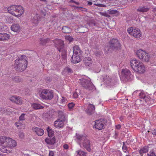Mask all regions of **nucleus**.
Instances as JSON below:
<instances>
[{
  "label": "nucleus",
  "mask_w": 156,
  "mask_h": 156,
  "mask_svg": "<svg viewBox=\"0 0 156 156\" xmlns=\"http://www.w3.org/2000/svg\"><path fill=\"white\" fill-rule=\"evenodd\" d=\"M19 137L21 138H23L24 136V135L23 132H20L19 133Z\"/></svg>",
  "instance_id": "52"
},
{
  "label": "nucleus",
  "mask_w": 156,
  "mask_h": 156,
  "mask_svg": "<svg viewBox=\"0 0 156 156\" xmlns=\"http://www.w3.org/2000/svg\"><path fill=\"white\" fill-rule=\"evenodd\" d=\"M95 109V106L92 104H89L86 112L89 115H91L94 113Z\"/></svg>",
  "instance_id": "15"
},
{
  "label": "nucleus",
  "mask_w": 156,
  "mask_h": 156,
  "mask_svg": "<svg viewBox=\"0 0 156 156\" xmlns=\"http://www.w3.org/2000/svg\"><path fill=\"white\" fill-rule=\"evenodd\" d=\"M127 31L130 35L136 38H140L142 35L141 32L138 28L131 27L127 29Z\"/></svg>",
  "instance_id": "3"
},
{
  "label": "nucleus",
  "mask_w": 156,
  "mask_h": 156,
  "mask_svg": "<svg viewBox=\"0 0 156 156\" xmlns=\"http://www.w3.org/2000/svg\"><path fill=\"white\" fill-rule=\"evenodd\" d=\"M17 96L14 97L12 96L10 98V100L12 101V102L15 103L16 102V99H17Z\"/></svg>",
  "instance_id": "48"
},
{
  "label": "nucleus",
  "mask_w": 156,
  "mask_h": 156,
  "mask_svg": "<svg viewBox=\"0 0 156 156\" xmlns=\"http://www.w3.org/2000/svg\"><path fill=\"white\" fill-rule=\"evenodd\" d=\"M55 100L53 102L54 103H55L57 100L58 104L59 105H62L67 103L66 98L63 96H61V97L58 98V96L56 95L55 96Z\"/></svg>",
  "instance_id": "9"
},
{
  "label": "nucleus",
  "mask_w": 156,
  "mask_h": 156,
  "mask_svg": "<svg viewBox=\"0 0 156 156\" xmlns=\"http://www.w3.org/2000/svg\"><path fill=\"white\" fill-rule=\"evenodd\" d=\"M40 1L43 2H46V0H40Z\"/></svg>",
  "instance_id": "64"
},
{
  "label": "nucleus",
  "mask_w": 156,
  "mask_h": 156,
  "mask_svg": "<svg viewBox=\"0 0 156 156\" xmlns=\"http://www.w3.org/2000/svg\"><path fill=\"white\" fill-rule=\"evenodd\" d=\"M151 132L152 134L154 135H156V129L153 130Z\"/></svg>",
  "instance_id": "56"
},
{
  "label": "nucleus",
  "mask_w": 156,
  "mask_h": 156,
  "mask_svg": "<svg viewBox=\"0 0 156 156\" xmlns=\"http://www.w3.org/2000/svg\"><path fill=\"white\" fill-rule=\"evenodd\" d=\"M5 29L7 27L6 26H3L2 24V25H0V31H4L5 29Z\"/></svg>",
  "instance_id": "50"
},
{
  "label": "nucleus",
  "mask_w": 156,
  "mask_h": 156,
  "mask_svg": "<svg viewBox=\"0 0 156 156\" xmlns=\"http://www.w3.org/2000/svg\"><path fill=\"white\" fill-rule=\"evenodd\" d=\"M47 132L48 135L49 136V126H48L47 127Z\"/></svg>",
  "instance_id": "61"
},
{
  "label": "nucleus",
  "mask_w": 156,
  "mask_h": 156,
  "mask_svg": "<svg viewBox=\"0 0 156 156\" xmlns=\"http://www.w3.org/2000/svg\"><path fill=\"white\" fill-rule=\"evenodd\" d=\"M24 56L22 55L19 57L15 61L14 66L17 71L22 72L24 71L27 66V62L24 58Z\"/></svg>",
  "instance_id": "1"
},
{
  "label": "nucleus",
  "mask_w": 156,
  "mask_h": 156,
  "mask_svg": "<svg viewBox=\"0 0 156 156\" xmlns=\"http://www.w3.org/2000/svg\"><path fill=\"white\" fill-rule=\"evenodd\" d=\"M79 32L81 33H84L85 32H86L88 30V29H87L86 27L85 28L84 27H79Z\"/></svg>",
  "instance_id": "40"
},
{
  "label": "nucleus",
  "mask_w": 156,
  "mask_h": 156,
  "mask_svg": "<svg viewBox=\"0 0 156 156\" xmlns=\"http://www.w3.org/2000/svg\"><path fill=\"white\" fill-rule=\"evenodd\" d=\"M140 61L138 60L133 59L130 61V65L132 69L134 71L136 70V68L140 63Z\"/></svg>",
  "instance_id": "14"
},
{
  "label": "nucleus",
  "mask_w": 156,
  "mask_h": 156,
  "mask_svg": "<svg viewBox=\"0 0 156 156\" xmlns=\"http://www.w3.org/2000/svg\"><path fill=\"white\" fill-rule=\"evenodd\" d=\"M32 107L35 109H40L43 108L41 105L39 104L33 103L32 105Z\"/></svg>",
  "instance_id": "31"
},
{
  "label": "nucleus",
  "mask_w": 156,
  "mask_h": 156,
  "mask_svg": "<svg viewBox=\"0 0 156 156\" xmlns=\"http://www.w3.org/2000/svg\"><path fill=\"white\" fill-rule=\"evenodd\" d=\"M54 135V131L49 129V144L54 145L56 142V139L55 136L51 138H50V137H52Z\"/></svg>",
  "instance_id": "18"
},
{
  "label": "nucleus",
  "mask_w": 156,
  "mask_h": 156,
  "mask_svg": "<svg viewBox=\"0 0 156 156\" xmlns=\"http://www.w3.org/2000/svg\"><path fill=\"white\" fill-rule=\"evenodd\" d=\"M48 93V90L43 89L40 94V97L44 99H49V94Z\"/></svg>",
  "instance_id": "19"
},
{
  "label": "nucleus",
  "mask_w": 156,
  "mask_h": 156,
  "mask_svg": "<svg viewBox=\"0 0 156 156\" xmlns=\"http://www.w3.org/2000/svg\"><path fill=\"white\" fill-rule=\"evenodd\" d=\"M11 28L12 31L16 32H19L20 29V26L17 24L12 25Z\"/></svg>",
  "instance_id": "26"
},
{
  "label": "nucleus",
  "mask_w": 156,
  "mask_h": 156,
  "mask_svg": "<svg viewBox=\"0 0 156 156\" xmlns=\"http://www.w3.org/2000/svg\"><path fill=\"white\" fill-rule=\"evenodd\" d=\"M139 96L140 98L143 99L147 102L150 99V96L148 95L146 96L145 93L143 92H141L140 93Z\"/></svg>",
  "instance_id": "23"
},
{
  "label": "nucleus",
  "mask_w": 156,
  "mask_h": 156,
  "mask_svg": "<svg viewBox=\"0 0 156 156\" xmlns=\"http://www.w3.org/2000/svg\"><path fill=\"white\" fill-rule=\"evenodd\" d=\"M9 80L10 81H11L12 80L14 81L17 83L20 82L21 80V79L18 76H12L10 77V79H9Z\"/></svg>",
  "instance_id": "32"
},
{
  "label": "nucleus",
  "mask_w": 156,
  "mask_h": 156,
  "mask_svg": "<svg viewBox=\"0 0 156 156\" xmlns=\"http://www.w3.org/2000/svg\"><path fill=\"white\" fill-rule=\"evenodd\" d=\"M83 136L77 133H76V135L75 136V138L79 140H81L83 138Z\"/></svg>",
  "instance_id": "43"
},
{
  "label": "nucleus",
  "mask_w": 156,
  "mask_h": 156,
  "mask_svg": "<svg viewBox=\"0 0 156 156\" xmlns=\"http://www.w3.org/2000/svg\"><path fill=\"white\" fill-rule=\"evenodd\" d=\"M78 154L80 156H86V153L80 150L78 151Z\"/></svg>",
  "instance_id": "41"
},
{
  "label": "nucleus",
  "mask_w": 156,
  "mask_h": 156,
  "mask_svg": "<svg viewBox=\"0 0 156 156\" xmlns=\"http://www.w3.org/2000/svg\"><path fill=\"white\" fill-rule=\"evenodd\" d=\"M62 31L64 33H69L71 32V28L66 26H63L62 29Z\"/></svg>",
  "instance_id": "29"
},
{
  "label": "nucleus",
  "mask_w": 156,
  "mask_h": 156,
  "mask_svg": "<svg viewBox=\"0 0 156 156\" xmlns=\"http://www.w3.org/2000/svg\"><path fill=\"white\" fill-rule=\"evenodd\" d=\"M7 138V137L5 136H2L0 137V145H2L4 143H5Z\"/></svg>",
  "instance_id": "38"
},
{
  "label": "nucleus",
  "mask_w": 156,
  "mask_h": 156,
  "mask_svg": "<svg viewBox=\"0 0 156 156\" xmlns=\"http://www.w3.org/2000/svg\"><path fill=\"white\" fill-rule=\"evenodd\" d=\"M117 11L116 10H111L109 11V13L111 14H115L117 12Z\"/></svg>",
  "instance_id": "53"
},
{
  "label": "nucleus",
  "mask_w": 156,
  "mask_h": 156,
  "mask_svg": "<svg viewBox=\"0 0 156 156\" xmlns=\"http://www.w3.org/2000/svg\"><path fill=\"white\" fill-rule=\"evenodd\" d=\"M123 146L122 147V149L125 153H126L128 149L127 146L125 145V142H123Z\"/></svg>",
  "instance_id": "44"
},
{
  "label": "nucleus",
  "mask_w": 156,
  "mask_h": 156,
  "mask_svg": "<svg viewBox=\"0 0 156 156\" xmlns=\"http://www.w3.org/2000/svg\"><path fill=\"white\" fill-rule=\"evenodd\" d=\"M9 112V109H7L4 107H0V115L3 114H8Z\"/></svg>",
  "instance_id": "28"
},
{
  "label": "nucleus",
  "mask_w": 156,
  "mask_h": 156,
  "mask_svg": "<svg viewBox=\"0 0 156 156\" xmlns=\"http://www.w3.org/2000/svg\"><path fill=\"white\" fill-rule=\"evenodd\" d=\"M73 54H75L81 55L82 51L79 47L77 45H76L73 47Z\"/></svg>",
  "instance_id": "24"
},
{
  "label": "nucleus",
  "mask_w": 156,
  "mask_h": 156,
  "mask_svg": "<svg viewBox=\"0 0 156 156\" xmlns=\"http://www.w3.org/2000/svg\"><path fill=\"white\" fill-rule=\"evenodd\" d=\"M136 54L140 59H143L146 62H148L149 60L148 54L144 51L141 49L138 50L136 51Z\"/></svg>",
  "instance_id": "4"
},
{
  "label": "nucleus",
  "mask_w": 156,
  "mask_h": 156,
  "mask_svg": "<svg viewBox=\"0 0 156 156\" xmlns=\"http://www.w3.org/2000/svg\"><path fill=\"white\" fill-rule=\"evenodd\" d=\"M45 142L48 144H49V139L47 138L45 140Z\"/></svg>",
  "instance_id": "60"
},
{
  "label": "nucleus",
  "mask_w": 156,
  "mask_h": 156,
  "mask_svg": "<svg viewBox=\"0 0 156 156\" xmlns=\"http://www.w3.org/2000/svg\"><path fill=\"white\" fill-rule=\"evenodd\" d=\"M122 74L123 77L126 78L127 80H129L131 76V72L128 69H125L122 70Z\"/></svg>",
  "instance_id": "12"
},
{
  "label": "nucleus",
  "mask_w": 156,
  "mask_h": 156,
  "mask_svg": "<svg viewBox=\"0 0 156 156\" xmlns=\"http://www.w3.org/2000/svg\"><path fill=\"white\" fill-rule=\"evenodd\" d=\"M58 117L59 118L58 119H63V120H65V118L63 112L62 111H59L58 112Z\"/></svg>",
  "instance_id": "34"
},
{
  "label": "nucleus",
  "mask_w": 156,
  "mask_h": 156,
  "mask_svg": "<svg viewBox=\"0 0 156 156\" xmlns=\"http://www.w3.org/2000/svg\"><path fill=\"white\" fill-rule=\"evenodd\" d=\"M83 146L89 152L91 151V150L90 148V140L87 138L84 139L83 142Z\"/></svg>",
  "instance_id": "17"
},
{
  "label": "nucleus",
  "mask_w": 156,
  "mask_h": 156,
  "mask_svg": "<svg viewBox=\"0 0 156 156\" xmlns=\"http://www.w3.org/2000/svg\"><path fill=\"white\" fill-rule=\"evenodd\" d=\"M5 144L6 147L9 148H12L16 146L17 143L15 140H12L9 137H7Z\"/></svg>",
  "instance_id": "10"
},
{
  "label": "nucleus",
  "mask_w": 156,
  "mask_h": 156,
  "mask_svg": "<svg viewBox=\"0 0 156 156\" xmlns=\"http://www.w3.org/2000/svg\"><path fill=\"white\" fill-rule=\"evenodd\" d=\"M65 39L66 40L68 41L69 42L72 41L73 40V38L70 36H66L65 37Z\"/></svg>",
  "instance_id": "45"
},
{
  "label": "nucleus",
  "mask_w": 156,
  "mask_h": 156,
  "mask_svg": "<svg viewBox=\"0 0 156 156\" xmlns=\"http://www.w3.org/2000/svg\"><path fill=\"white\" fill-rule=\"evenodd\" d=\"M75 106V104L73 103H70L68 105L69 108L70 109H72Z\"/></svg>",
  "instance_id": "47"
},
{
  "label": "nucleus",
  "mask_w": 156,
  "mask_h": 156,
  "mask_svg": "<svg viewBox=\"0 0 156 156\" xmlns=\"http://www.w3.org/2000/svg\"><path fill=\"white\" fill-rule=\"evenodd\" d=\"M73 96L75 98H77L78 97V95L76 92H75L73 94Z\"/></svg>",
  "instance_id": "57"
},
{
  "label": "nucleus",
  "mask_w": 156,
  "mask_h": 156,
  "mask_svg": "<svg viewBox=\"0 0 156 156\" xmlns=\"http://www.w3.org/2000/svg\"><path fill=\"white\" fill-rule=\"evenodd\" d=\"M16 98L15 103L17 104H21L22 102L20 98L19 97H17Z\"/></svg>",
  "instance_id": "42"
},
{
  "label": "nucleus",
  "mask_w": 156,
  "mask_h": 156,
  "mask_svg": "<svg viewBox=\"0 0 156 156\" xmlns=\"http://www.w3.org/2000/svg\"><path fill=\"white\" fill-rule=\"evenodd\" d=\"M81 83L84 87L89 90L91 89L93 87L92 84L89 79H83Z\"/></svg>",
  "instance_id": "8"
},
{
  "label": "nucleus",
  "mask_w": 156,
  "mask_h": 156,
  "mask_svg": "<svg viewBox=\"0 0 156 156\" xmlns=\"http://www.w3.org/2000/svg\"><path fill=\"white\" fill-rule=\"evenodd\" d=\"M63 148L65 149H67L69 147L68 145L67 144H65L63 146Z\"/></svg>",
  "instance_id": "55"
},
{
  "label": "nucleus",
  "mask_w": 156,
  "mask_h": 156,
  "mask_svg": "<svg viewBox=\"0 0 156 156\" xmlns=\"http://www.w3.org/2000/svg\"><path fill=\"white\" fill-rule=\"evenodd\" d=\"M149 9L147 6H144L143 7L140 6L138 9H137V11L138 12H146L148 11Z\"/></svg>",
  "instance_id": "25"
},
{
  "label": "nucleus",
  "mask_w": 156,
  "mask_h": 156,
  "mask_svg": "<svg viewBox=\"0 0 156 156\" xmlns=\"http://www.w3.org/2000/svg\"><path fill=\"white\" fill-rule=\"evenodd\" d=\"M39 19L37 15L35 16L33 19V22L35 24H37L39 22Z\"/></svg>",
  "instance_id": "37"
},
{
  "label": "nucleus",
  "mask_w": 156,
  "mask_h": 156,
  "mask_svg": "<svg viewBox=\"0 0 156 156\" xmlns=\"http://www.w3.org/2000/svg\"><path fill=\"white\" fill-rule=\"evenodd\" d=\"M64 121L63 119H58L54 122V125L55 127L60 128L62 127L64 124Z\"/></svg>",
  "instance_id": "11"
},
{
  "label": "nucleus",
  "mask_w": 156,
  "mask_h": 156,
  "mask_svg": "<svg viewBox=\"0 0 156 156\" xmlns=\"http://www.w3.org/2000/svg\"><path fill=\"white\" fill-rule=\"evenodd\" d=\"M48 41V39H44L41 38H40V44L42 45H45L46 44Z\"/></svg>",
  "instance_id": "36"
},
{
  "label": "nucleus",
  "mask_w": 156,
  "mask_h": 156,
  "mask_svg": "<svg viewBox=\"0 0 156 156\" xmlns=\"http://www.w3.org/2000/svg\"><path fill=\"white\" fill-rule=\"evenodd\" d=\"M88 4L89 5H92V2H89Z\"/></svg>",
  "instance_id": "63"
},
{
  "label": "nucleus",
  "mask_w": 156,
  "mask_h": 156,
  "mask_svg": "<svg viewBox=\"0 0 156 156\" xmlns=\"http://www.w3.org/2000/svg\"><path fill=\"white\" fill-rule=\"evenodd\" d=\"M53 97V92L52 90L49 91V100L51 99Z\"/></svg>",
  "instance_id": "49"
},
{
  "label": "nucleus",
  "mask_w": 156,
  "mask_h": 156,
  "mask_svg": "<svg viewBox=\"0 0 156 156\" xmlns=\"http://www.w3.org/2000/svg\"><path fill=\"white\" fill-rule=\"evenodd\" d=\"M25 114L24 113L22 114L19 117V119L20 121H23L25 120Z\"/></svg>",
  "instance_id": "46"
},
{
  "label": "nucleus",
  "mask_w": 156,
  "mask_h": 156,
  "mask_svg": "<svg viewBox=\"0 0 156 156\" xmlns=\"http://www.w3.org/2000/svg\"><path fill=\"white\" fill-rule=\"evenodd\" d=\"M62 52V58L63 60L66 61V51L65 50L63 49L61 51Z\"/></svg>",
  "instance_id": "33"
},
{
  "label": "nucleus",
  "mask_w": 156,
  "mask_h": 156,
  "mask_svg": "<svg viewBox=\"0 0 156 156\" xmlns=\"http://www.w3.org/2000/svg\"><path fill=\"white\" fill-rule=\"evenodd\" d=\"M148 151V147L145 146L140 150L139 151V153L141 156H142L144 153H147Z\"/></svg>",
  "instance_id": "27"
},
{
  "label": "nucleus",
  "mask_w": 156,
  "mask_h": 156,
  "mask_svg": "<svg viewBox=\"0 0 156 156\" xmlns=\"http://www.w3.org/2000/svg\"><path fill=\"white\" fill-rule=\"evenodd\" d=\"M94 5L96 6H98L99 7H104V5L102 4H98V3H95L94 4Z\"/></svg>",
  "instance_id": "54"
},
{
  "label": "nucleus",
  "mask_w": 156,
  "mask_h": 156,
  "mask_svg": "<svg viewBox=\"0 0 156 156\" xmlns=\"http://www.w3.org/2000/svg\"><path fill=\"white\" fill-rule=\"evenodd\" d=\"M49 156H54V154L53 151H49Z\"/></svg>",
  "instance_id": "58"
},
{
  "label": "nucleus",
  "mask_w": 156,
  "mask_h": 156,
  "mask_svg": "<svg viewBox=\"0 0 156 156\" xmlns=\"http://www.w3.org/2000/svg\"><path fill=\"white\" fill-rule=\"evenodd\" d=\"M9 35L7 33H0V41H6L9 39Z\"/></svg>",
  "instance_id": "22"
},
{
  "label": "nucleus",
  "mask_w": 156,
  "mask_h": 156,
  "mask_svg": "<svg viewBox=\"0 0 156 156\" xmlns=\"http://www.w3.org/2000/svg\"><path fill=\"white\" fill-rule=\"evenodd\" d=\"M115 127L117 129H119L121 128V126L120 125H118L115 126Z\"/></svg>",
  "instance_id": "59"
},
{
  "label": "nucleus",
  "mask_w": 156,
  "mask_h": 156,
  "mask_svg": "<svg viewBox=\"0 0 156 156\" xmlns=\"http://www.w3.org/2000/svg\"><path fill=\"white\" fill-rule=\"evenodd\" d=\"M109 47L113 50L120 49L121 44L118 40L115 39H112L109 42Z\"/></svg>",
  "instance_id": "6"
},
{
  "label": "nucleus",
  "mask_w": 156,
  "mask_h": 156,
  "mask_svg": "<svg viewBox=\"0 0 156 156\" xmlns=\"http://www.w3.org/2000/svg\"><path fill=\"white\" fill-rule=\"evenodd\" d=\"M83 61L86 66L90 67L92 66L93 61L90 57H86L84 58Z\"/></svg>",
  "instance_id": "16"
},
{
  "label": "nucleus",
  "mask_w": 156,
  "mask_h": 156,
  "mask_svg": "<svg viewBox=\"0 0 156 156\" xmlns=\"http://www.w3.org/2000/svg\"><path fill=\"white\" fill-rule=\"evenodd\" d=\"M7 147L6 146H2L0 148V151L3 153H9L10 151L7 150L6 148Z\"/></svg>",
  "instance_id": "35"
},
{
  "label": "nucleus",
  "mask_w": 156,
  "mask_h": 156,
  "mask_svg": "<svg viewBox=\"0 0 156 156\" xmlns=\"http://www.w3.org/2000/svg\"><path fill=\"white\" fill-rule=\"evenodd\" d=\"M52 42L54 43L55 47L57 48L59 52L61 51L63 49L64 43L62 40L56 39L53 41L49 40V44Z\"/></svg>",
  "instance_id": "5"
},
{
  "label": "nucleus",
  "mask_w": 156,
  "mask_h": 156,
  "mask_svg": "<svg viewBox=\"0 0 156 156\" xmlns=\"http://www.w3.org/2000/svg\"><path fill=\"white\" fill-rule=\"evenodd\" d=\"M32 130L35 132L39 136H41L44 134V130L41 128L37 127H34L32 128Z\"/></svg>",
  "instance_id": "20"
},
{
  "label": "nucleus",
  "mask_w": 156,
  "mask_h": 156,
  "mask_svg": "<svg viewBox=\"0 0 156 156\" xmlns=\"http://www.w3.org/2000/svg\"><path fill=\"white\" fill-rule=\"evenodd\" d=\"M81 55L73 54L71 59V62L75 64L80 62L81 60Z\"/></svg>",
  "instance_id": "13"
},
{
  "label": "nucleus",
  "mask_w": 156,
  "mask_h": 156,
  "mask_svg": "<svg viewBox=\"0 0 156 156\" xmlns=\"http://www.w3.org/2000/svg\"><path fill=\"white\" fill-rule=\"evenodd\" d=\"M103 80L104 83H105L107 84H109L112 80V79L107 76H105L104 77Z\"/></svg>",
  "instance_id": "30"
},
{
  "label": "nucleus",
  "mask_w": 156,
  "mask_h": 156,
  "mask_svg": "<svg viewBox=\"0 0 156 156\" xmlns=\"http://www.w3.org/2000/svg\"><path fill=\"white\" fill-rule=\"evenodd\" d=\"M135 71L138 72L140 73H143L145 71V68L143 64L140 62L136 68V70H135Z\"/></svg>",
  "instance_id": "21"
},
{
  "label": "nucleus",
  "mask_w": 156,
  "mask_h": 156,
  "mask_svg": "<svg viewBox=\"0 0 156 156\" xmlns=\"http://www.w3.org/2000/svg\"><path fill=\"white\" fill-rule=\"evenodd\" d=\"M147 156H156V154L154 152H150L147 154Z\"/></svg>",
  "instance_id": "51"
},
{
  "label": "nucleus",
  "mask_w": 156,
  "mask_h": 156,
  "mask_svg": "<svg viewBox=\"0 0 156 156\" xmlns=\"http://www.w3.org/2000/svg\"><path fill=\"white\" fill-rule=\"evenodd\" d=\"M71 2H74V3H75L77 5H78V4H79V3L76 2H75L73 1V0H71Z\"/></svg>",
  "instance_id": "62"
},
{
  "label": "nucleus",
  "mask_w": 156,
  "mask_h": 156,
  "mask_svg": "<svg viewBox=\"0 0 156 156\" xmlns=\"http://www.w3.org/2000/svg\"><path fill=\"white\" fill-rule=\"evenodd\" d=\"M106 121L103 119H100L95 121V124L94 127L95 129L101 130L104 129V126L106 125Z\"/></svg>",
  "instance_id": "7"
},
{
  "label": "nucleus",
  "mask_w": 156,
  "mask_h": 156,
  "mask_svg": "<svg viewBox=\"0 0 156 156\" xmlns=\"http://www.w3.org/2000/svg\"><path fill=\"white\" fill-rule=\"evenodd\" d=\"M9 13L16 16H20L23 12V8L20 5H12L8 8Z\"/></svg>",
  "instance_id": "2"
},
{
  "label": "nucleus",
  "mask_w": 156,
  "mask_h": 156,
  "mask_svg": "<svg viewBox=\"0 0 156 156\" xmlns=\"http://www.w3.org/2000/svg\"><path fill=\"white\" fill-rule=\"evenodd\" d=\"M73 72L72 70L69 67H65L64 70L63 71V73H71Z\"/></svg>",
  "instance_id": "39"
}]
</instances>
